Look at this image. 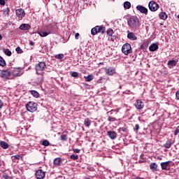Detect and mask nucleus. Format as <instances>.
<instances>
[{"mask_svg":"<svg viewBox=\"0 0 179 179\" xmlns=\"http://www.w3.org/2000/svg\"><path fill=\"white\" fill-rule=\"evenodd\" d=\"M127 24L131 29H138L139 27V20L136 16H131L127 20Z\"/></svg>","mask_w":179,"mask_h":179,"instance_id":"f257e3e1","label":"nucleus"},{"mask_svg":"<svg viewBox=\"0 0 179 179\" xmlns=\"http://www.w3.org/2000/svg\"><path fill=\"white\" fill-rule=\"evenodd\" d=\"M45 62H41L38 64L36 65V72L37 75H41L43 76L44 75V69H45Z\"/></svg>","mask_w":179,"mask_h":179,"instance_id":"f03ea898","label":"nucleus"},{"mask_svg":"<svg viewBox=\"0 0 179 179\" xmlns=\"http://www.w3.org/2000/svg\"><path fill=\"white\" fill-rule=\"evenodd\" d=\"M26 108L29 113H34L37 111V103L34 101H29L26 104Z\"/></svg>","mask_w":179,"mask_h":179,"instance_id":"7ed1b4c3","label":"nucleus"},{"mask_svg":"<svg viewBox=\"0 0 179 179\" xmlns=\"http://www.w3.org/2000/svg\"><path fill=\"white\" fill-rule=\"evenodd\" d=\"M122 51L124 55H128L132 52L131 45L129 43H126L122 47Z\"/></svg>","mask_w":179,"mask_h":179,"instance_id":"20e7f679","label":"nucleus"},{"mask_svg":"<svg viewBox=\"0 0 179 179\" xmlns=\"http://www.w3.org/2000/svg\"><path fill=\"white\" fill-rule=\"evenodd\" d=\"M148 8L150 10H151V12H156V10L159 9V4L152 1H150V3H148Z\"/></svg>","mask_w":179,"mask_h":179,"instance_id":"39448f33","label":"nucleus"},{"mask_svg":"<svg viewBox=\"0 0 179 179\" xmlns=\"http://www.w3.org/2000/svg\"><path fill=\"white\" fill-rule=\"evenodd\" d=\"M9 76H10V71L1 70L0 78H2V79H9Z\"/></svg>","mask_w":179,"mask_h":179,"instance_id":"423d86ee","label":"nucleus"},{"mask_svg":"<svg viewBox=\"0 0 179 179\" xmlns=\"http://www.w3.org/2000/svg\"><path fill=\"white\" fill-rule=\"evenodd\" d=\"M36 177L37 179H43L45 178V172L39 169L36 172Z\"/></svg>","mask_w":179,"mask_h":179,"instance_id":"0eeeda50","label":"nucleus"},{"mask_svg":"<svg viewBox=\"0 0 179 179\" xmlns=\"http://www.w3.org/2000/svg\"><path fill=\"white\" fill-rule=\"evenodd\" d=\"M16 16L17 17H24L26 15V13L24 12V10L23 8H18L15 10Z\"/></svg>","mask_w":179,"mask_h":179,"instance_id":"6e6552de","label":"nucleus"},{"mask_svg":"<svg viewBox=\"0 0 179 179\" xmlns=\"http://www.w3.org/2000/svg\"><path fill=\"white\" fill-rule=\"evenodd\" d=\"M105 72L108 76H113L115 73V69L113 67L106 68L105 69Z\"/></svg>","mask_w":179,"mask_h":179,"instance_id":"1a4fd4ad","label":"nucleus"},{"mask_svg":"<svg viewBox=\"0 0 179 179\" xmlns=\"http://www.w3.org/2000/svg\"><path fill=\"white\" fill-rule=\"evenodd\" d=\"M137 10L140 11L141 13H144V15L148 14V8H146L145 6L138 5L136 6Z\"/></svg>","mask_w":179,"mask_h":179,"instance_id":"9d476101","label":"nucleus"},{"mask_svg":"<svg viewBox=\"0 0 179 179\" xmlns=\"http://www.w3.org/2000/svg\"><path fill=\"white\" fill-rule=\"evenodd\" d=\"M135 106L137 108V110H142V108H143V107H145V104L141 99H138L136 101V102L135 103Z\"/></svg>","mask_w":179,"mask_h":179,"instance_id":"9b49d317","label":"nucleus"},{"mask_svg":"<svg viewBox=\"0 0 179 179\" xmlns=\"http://www.w3.org/2000/svg\"><path fill=\"white\" fill-rule=\"evenodd\" d=\"M51 34V30L48 29L47 31H38V34L41 36V37H47L48 34Z\"/></svg>","mask_w":179,"mask_h":179,"instance_id":"f8f14e48","label":"nucleus"},{"mask_svg":"<svg viewBox=\"0 0 179 179\" xmlns=\"http://www.w3.org/2000/svg\"><path fill=\"white\" fill-rule=\"evenodd\" d=\"M107 135L113 141H114V139H115L117 138V133L115 131H107Z\"/></svg>","mask_w":179,"mask_h":179,"instance_id":"ddd939ff","label":"nucleus"},{"mask_svg":"<svg viewBox=\"0 0 179 179\" xmlns=\"http://www.w3.org/2000/svg\"><path fill=\"white\" fill-rule=\"evenodd\" d=\"M127 38L133 41L138 40V38L136 37V36H135V34H134L133 32H129V31H128Z\"/></svg>","mask_w":179,"mask_h":179,"instance_id":"4468645a","label":"nucleus"},{"mask_svg":"<svg viewBox=\"0 0 179 179\" xmlns=\"http://www.w3.org/2000/svg\"><path fill=\"white\" fill-rule=\"evenodd\" d=\"M149 50L152 52H155V51H157V50H159V45H157L156 43H152L149 47Z\"/></svg>","mask_w":179,"mask_h":179,"instance_id":"2eb2a0df","label":"nucleus"},{"mask_svg":"<svg viewBox=\"0 0 179 179\" xmlns=\"http://www.w3.org/2000/svg\"><path fill=\"white\" fill-rule=\"evenodd\" d=\"M178 61L177 60H169L168 61V66L169 68H170L171 69V68H173V66H176V65H177Z\"/></svg>","mask_w":179,"mask_h":179,"instance_id":"dca6fc26","label":"nucleus"},{"mask_svg":"<svg viewBox=\"0 0 179 179\" xmlns=\"http://www.w3.org/2000/svg\"><path fill=\"white\" fill-rule=\"evenodd\" d=\"M96 27L97 33H101L102 34H104V33H106V27L101 26H96Z\"/></svg>","mask_w":179,"mask_h":179,"instance_id":"f3484780","label":"nucleus"},{"mask_svg":"<svg viewBox=\"0 0 179 179\" xmlns=\"http://www.w3.org/2000/svg\"><path fill=\"white\" fill-rule=\"evenodd\" d=\"M170 163H171L170 161H168L166 162H162L161 167H162V170H167V168L169 167Z\"/></svg>","mask_w":179,"mask_h":179,"instance_id":"a211bd4d","label":"nucleus"},{"mask_svg":"<svg viewBox=\"0 0 179 179\" xmlns=\"http://www.w3.org/2000/svg\"><path fill=\"white\" fill-rule=\"evenodd\" d=\"M150 169L152 171H157V164L152 162L150 164Z\"/></svg>","mask_w":179,"mask_h":179,"instance_id":"6ab92c4d","label":"nucleus"},{"mask_svg":"<svg viewBox=\"0 0 179 179\" xmlns=\"http://www.w3.org/2000/svg\"><path fill=\"white\" fill-rule=\"evenodd\" d=\"M20 30H29L30 29V25L28 24H22L20 26Z\"/></svg>","mask_w":179,"mask_h":179,"instance_id":"aec40b11","label":"nucleus"},{"mask_svg":"<svg viewBox=\"0 0 179 179\" xmlns=\"http://www.w3.org/2000/svg\"><path fill=\"white\" fill-rule=\"evenodd\" d=\"M84 78L85 79V82H92V80L94 79V76L90 74V75H88L87 76H85Z\"/></svg>","mask_w":179,"mask_h":179,"instance_id":"412c9836","label":"nucleus"},{"mask_svg":"<svg viewBox=\"0 0 179 179\" xmlns=\"http://www.w3.org/2000/svg\"><path fill=\"white\" fill-rule=\"evenodd\" d=\"M84 125L85 127H87V128H89V127H90V125H92V120H90V119H89V118L85 119Z\"/></svg>","mask_w":179,"mask_h":179,"instance_id":"4be33fe9","label":"nucleus"},{"mask_svg":"<svg viewBox=\"0 0 179 179\" xmlns=\"http://www.w3.org/2000/svg\"><path fill=\"white\" fill-rule=\"evenodd\" d=\"M0 146L3 148V149H8V148H9V144H8V143L5 142V141H1L0 142Z\"/></svg>","mask_w":179,"mask_h":179,"instance_id":"5701e85b","label":"nucleus"},{"mask_svg":"<svg viewBox=\"0 0 179 179\" xmlns=\"http://www.w3.org/2000/svg\"><path fill=\"white\" fill-rule=\"evenodd\" d=\"M159 16V18L162 19V20H166V19H167V14H166V13L164 12L160 13Z\"/></svg>","mask_w":179,"mask_h":179,"instance_id":"b1692460","label":"nucleus"},{"mask_svg":"<svg viewBox=\"0 0 179 179\" xmlns=\"http://www.w3.org/2000/svg\"><path fill=\"white\" fill-rule=\"evenodd\" d=\"M31 94L34 97H36V99H38V97H40V94L36 90L31 91Z\"/></svg>","mask_w":179,"mask_h":179,"instance_id":"393cba45","label":"nucleus"},{"mask_svg":"<svg viewBox=\"0 0 179 179\" xmlns=\"http://www.w3.org/2000/svg\"><path fill=\"white\" fill-rule=\"evenodd\" d=\"M124 9H130L131 8V3L129 1H125L124 3Z\"/></svg>","mask_w":179,"mask_h":179,"instance_id":"a878e982","label":"nucleus"},{"mask_svg":"<svg viewBox=\"0 0 179 179\" xmlns=\"http://www.w3.org/2000/svg\"><path fill=\"white\" fill-rule=\"evenodd\" d=\"M164 148H166V149H170V148H171V141H166V143L164 145Z\"/></svg>","mask_w":179,"mask_h":179,"instance_id":"bb28decb","label":"nucleus"},{"mask_svg":"<svg viewBox=\"0 0 179 179\" xmlns=\"http://www.w3.org/2000/svg\"><path fill=\"white\" fill-rule=\"evenodd\" d=\"M53 163H54L55 166H59V164H61V158L55 159Z\"/></svg>","mask_w":179,"mask_h":179,"instance_id":"cd10ccee","label":"nucleus"},{"mask_svg":"<svg viewBox=\"0 0 179 179\" xmlns=\"http://www.w3.org/2000/svg\"><path fill=\"white\" fill-rule=\"evenodd\" d=\"M5 65H6V62H5V59L2 57H0V66H5Z\"/></svg>","mask_w":179,"mask_h":179,"instance_id":"c85d7f7f","label":"nucleus"},{"mask_svg":"<svg viewBox=\"0 0 179 179\" xmlns=\"http://www.w3.org/2000/svg\"><path fill=\"white\" fill-rule=\"evenodd\" d=\"M9 12H10V9H9V8H6L3 10L4 16H8V15H9Z\"/></svg>","mask_w":179,"mask_h":179,"instance_id":"c756f323","label":"nucleus"},{"mask_svg":"<svg viewBox=\"0 0 179 179\" xmlns=\"http://www.w3.org/2000/svg\"><path fill=\"white\" fill-rule=\"evenodd\" d=\"M97 33V28L96 27L92 29L91 34H92V36H96Z\"/></svg>","mask_w":179,"mask_h":179,"instance_id":"7c9ffc66","label":"nucleus"},{"mask_svg":"<svg viewBox=\"0 0 179 179\" xmlns=\"http://www.w3.org/2000/svg\"><path fill=\"white\" fill-rule=\"evenodd\" d=\"M4 53L6 55H7L8 57H10V55H12V52L10 50H9V49H6L4 50Z\"/></svg>","mask_w":179,"mask_h":179,"instance_id":"2f4dec72","label":"nucleus"},{"mask_svg":"<svg viewBox=\"0 0 179 179\" xmlns=\"http://www.w3.org/2000/svg\"><path fill=\"white\" fill-rule=\"evenodd\" d=\"M108 36H113L114 34V31L112 29H109L106 31Z\"/></svg>","mask_w":179,"mask_h":179,"instance_id":"473e14b6","label":"nucleus"},{"mask_svg":"<svg viewBox=\"0 0 179 179\" xmlns=\"http://www.w3.org/2000/svg\"><path fill=\"white\" fill-rule=\"evenodd\" d=\"M71 76L73 78H79V73L78 72H76V71H73L71 73Z\"/></svg>","mask_w":179,"mask_h":179,"instance_id":"72a5a7b5","label":"nucleus"},{"mask_svg":"<svg viewBox=\"0 0 179 179\" xmlns=\"http://www.w3.org/2000/svg\"><path fill=\"white\" fill-rule=\"evenodd\" d=\"M61 141H62L63 142H65V141L68 140V137H66V135L65 134H62L61 136Z\"/></svg>","mask_w":179,"mask_h":179,"instance_id":"f704fd0d","label":"nucleus"},{"mask_svg":"<svg viewBox=\"0 0 179 179\" xmlns=\"http://www.w3.org/2000/svg\"><path fill=\"white\" fill-rule=\"evenodd\" d=\"M43 82H44V78L41 76V77L38 78L37 83H43Z\"/></svg>","mask_w":179,"mask_h":179,"instance_id":"c9c22d12","label":"nucleus"},{"mask_svg":"<svg viewBox=\"0 0 179 179\" xmlns=\"http://www.w3.org/2000/svg\"><path fill=\"white\" fill-rule=\"evenodd\" d=\"M70 159H71L72 160H78V159H79V156L75 155H71L70 156Z\"/></svg>","mask_w":179,"mask_h":179,"instance_id":"e433bc0d","label":"nucleus"},{"mask_svg":"<svg viewBox=\"0 0 179 179\" xmlns=\"http://www.w3.org/2000/svg\"><path fill=\"white\" fill-rule=\"evenodd\" d=\"M42 145H43V146H50V141H47V140H44V141H43Z\"/></svg>","mask_w":179,"mask_h":179,"instance_id":"4c0bfd02","label":"nucleus"},{"mask_svg":"<svg viewBox=\"0 0 179 179\" xmlns=\"http://www.w3.org/2000/svg\"><path fill=\"white\" fill-rule=\"evenodd\" d=\"M15 51H17V54H23V50L20 47L16 48Z\"/></svg>","mask_w":179,"mask_h":179,"instance_id":"58836bf2","label":"nucleus"},{"mask_svg":"<svg viewBox=\"0 0 179 179\" xmlns=\"http://www.w3.org/2000/svg\"><path fill=\"white\" fill-rule=\"evenodd\" d=\"M57 59H62L64 58V54H59L55 56Z\"/></svg>","mask_w":179,"mask_h":179,"instance_id":"ea45409f","label":"nucleus"},{"mask_svg":"<svg viewBox=\"0 0 179 179\" xmlns=\"http://www.w3.org/2000/svg\"><path fill=\"white\" fill-rule=\"evenodd\" d=\"M108 121H109L110 122H114V121H117V119H115V117L109 116L108 118Z\"/></svg>","mask_w":179,"mask_h":179,"instance_id":"a19ab883","label":"nucleus"},{"mask_svg":"<svg viewBox=\"0 0 179 179\" xmlns=\"http://www.w3.org/2000/svg\"><path fill=\"white\" fill-rule=\"evenodd\" d=\"M138 131H139V124H136L135 125L134 131L136 132V134H138Z\"/></svg>","mask_w":179,"mask_h":179,"instance_id":"79ce46f5","label":"nucleus"},{"mask_svg":"<svg viewBox=\"0 0 179 179\" xmlns=\"http://www.w3.org/2000/svg\"><path fill=\"white\" fill-rule=\"evenodd\" d=\"M13 76H20V72H17L16 71H13Z\"/></svg>","mask_w":179,"mask_h":179,"instance_id":"37998d69","label":"nucleus"},{"mask_svg":"<svg viewBox=\"0 0 179 179\" xmlns=\"http://www.w3.org/2000/svg\"><path fill=\"white\" fill-rule=\"evenodd\" d=\"M178 134H179V126L175 130L174 135H178Z\"/></svg>","mask_w":179,"mask_h":179,"instance_id":"c03bdc74","label":"nucleus"},{"mask_svg":"<svg viewBox=\"0 0 179 179\" xmlns=\"http://www.w3.org/2000/svg\"><path fill=\"white\" fill-rule=\"evenodd\" d=\"M104 79V78L101 77L99 80H97V83H103V80Z\"/></svg>","mask_w":179,"mask_h":179,"instance_id":"a18cd8bd","label":"nucleus"},{"mask_svg":"<svg viewBox=\"0 0 179 179\" xmlns=\"http://www.w3.org/2000/svg\"><path fill=\"white\" fill-rule=\"evenodd\" d=\"M73 151L74 152V153H80V150H79L78 148L73 149Z\"/></svg>","mask_w":179,"mask_h":179,"instance_id":"49530a36","label":"nucleus"},{"mask_svg":"<svg viewBox=\"0 0 179 179\" xmlns=\"http://www.w3.org/2000/svg\"><path fill=\"white\" fill-rule=\"evenodd\" d=\"M6 0H0V5H2L3 6L6 5V2H5Z\"/></svg>","mask_w":179,"mask_h":179,"instance_id":"de8ad7c7","label":"nucleus"},{"mask_svg":"<svg viewBox=\"0 0 179 179\" xmlns=\"http://www.w3.org/2000/svg\"><path fill=\"white\" fill-rule=\"evenodd\" d=\"M79 36H80L79 33H76V34H75V38H76V40H79Z\"/></svg>","mask_w":179,"mask_h":179,"instance_id":"09e8293b","label":"nucleus"},{"mask_svg":"<svg viewBox=\"0 0 179 179\" xmlns=\"http://www.w3.org/2000/svg\"><path fill=\"white\" fill-rule=\"evenodd\" d=\"M176 99L179 100V90L176 93Z\"/></svg>","mask_w":179,"mask_h":179,"instance_id":"8fccbe9b","label":"nucleus"},{"mask_svg":"<svg viewBox=\"0 0 179 179\" xmlns=\"http://www.w3.org/2000/svg\"><path fill=\"white\" fill-rule=\"evenodd\" d=\"M3 107V102H2V100L0 99V110Z\"/></svg>","mask_w":179,"mask_h":179,"instance_id":"3c124183","label":"nucleus"},{"mask_svg":"<svg viewBox=\"0 0 179 179\" xmlns=\"http://www.w3.org/2000/svg\"><path fill=\"white\" fill-rule=\"evenodd\" d=\"M15 159H16V160H19V159H20V155H17L15 156H14Z\"/></svg>","mask_w":179,"mask_h":179,"instance_id":"603ef678","label":"nucleus"},{"mask_svg":"<svg viewBox=\"0 0 179 179\" xmlns=\"http://www.w3.org/2000/svg\"><path fill=\"white\" fill-rule=\"evenodd\" d=\"M111 41H114L115 40V36H113V37L110 38Z\"/></svg>","mask_w":179,"mask_h":179,"instance_id":"864d4df0","label":"nucleus"},{"mask_svg":"<svg viewBox=\"0 0 179 179\" xmlns=\"http://www.w3.org/2000/svg\"><path fill=\"white\" fill-rule=\"evenodd\" d=\"M29 44H30V45H34V43L32 41H30Z\"/></svg>","mask_w":179,"mask_h":179,"instance_id":"5fc2aeb1","label":"nucleus"},{"mask_svg":"<svg viewBox=\"0 0 179 179\" xmlns=\"http://www.w3.org/2000/svg\"><path fill=\"white\" fill-rule=\"evenodd\" d=\"M2 40V35L0 34V41Z\"/></svg>","mask_w":179,"mask_h":179,"instance_id":"6e6d98bb","label":"nucleus"},{"mask_svg":"<svg viewBox=\"0 0 179 179\" xmlns=\"http://www.w3.org/2000/svg\"><path fill=\"white\" fill-rule=\"evenodd\" d=\"M5 178H6V179L8 178V176H5Z\"/></svg>","mask_w":179,"mask_h":179,"instance_id":"4d7b16f0","label":"nucleus"},{"mask_svg":"<svg viewBox=\"0 0 179 179\" xmlns=\"http://www.w3.org/2000/svg\"><path fill=\"white\" fill-rule=\"evenodd\" d=\"M178 19H179V15H178Z\"/></svg>","mask_w":179,"mask_h":179,"instance_id":"13d9d810","label":"nucleus"},{"mask_svg":"<svg viewBox=\"0 0 179 179\" xmlns=\"http://www.w3.org/2000/svg\"><path fill=\"white\" fill-rule=\"evenodd\" d=\"M83 1H86V0H83Z\"/></svg>","mask_w":179,"mask_h":179,"instance_id":"bf43d9fd","label":"nucleus"},{"mask_svg":"<svg viewBox=\"0 0 179 179\" xmlns=\"http://www.w3.org/2000/svg\"><path fill=\"white\" fill-rule=\"evenodd\" d=\"M5 1H8V0H5Z\"/></svg>","mask_w":179,"mask_h":179,"instance_id":"052dcab7","label":"nucleus"}]
</instances>
